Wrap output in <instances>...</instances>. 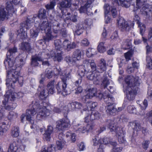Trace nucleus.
Instances as JSON below:
<instances>
[{"instance_id":"nucleus-1","label":"nucleus","mask_w":152,"mask_h":152,"mask_svg":"<svg viewBox=\"0 0 152 152\" xmlns=\"http://www.w3.org/2000/svg\"><path fill=\"white\" fill-rule=\"evenodd\" d=\"M140 80L138 77H134L132 76H127L125 79L126 84L123 86V91L126 93L127 98L129 101L133 100L135 98V93L132 87L138 86Z\"/></svg>"},{"instance_id":"nucleus-2","label":"nucleus","mask_w":152,"mask_h":152,"mask_svg":"<svg viewBox=\"0 0 152 152\" xmlns=\"http://www.w3.org/2000/svg\"><path fill=\"white\" fill-rule=\"evenodd\" d=\"M111 132H115L118 135V139L120 143H125L126 140L122 129L117 126V122L114 119L107 120L106 123Z\"/></svg>"},{"instance_id":"nucleus-3","label":"nucleus","mask_w":152,"mask_h":152,"mask_svg":"<svg viewBox=\"0 0 152 152\" xmlns=\"http://www.w3.org/2000/svg\"><path fill=\"white\" fill-rule=\"evenodd\" d=\"M20 72L17 71H9L7 74L6 84L7 86L12 85V83H15L17 81L20 86L23 83V78L22 77H18L20 75Z\"/></svg>"},{"instance_id":"nucleus-4","label":"nucleus","mask_w":152,"mask_h":152,"mask_svg":"<svg viewBox=\"0 0 152 152\" xmlns=\"http://www.w3.org/2000/svg\"><path fill=\"white\" fill-rule=\"evenodd\" d=\"M49 18L50 20L54 32L55 34L60 32L61 29L60 24L61 21L64 20L62 16L59 15H55L54 13H53L49 15Z\"/></svg>"},{"instance_id":"nucleus-5","label":"nucleus","mask_w":152,"mask_h":152,"mask_svg":"<svg viewBox=\"0 0 152 152\" xmlns=\"http://www.w3.org/2000/svg\"><path fill=\"white\" fill-rule=\"evenodd\" d=\"M15 10L13 5L10 3H7L6 8H0V21H4L8 19Z\"/></svg>"},{"instance_id":"nucleus-6","label":"nucleus","mask_w":152,"mask_h":152,"mask_svg":"<svg viewBox=\"0 0 152 152\" xmlns=\"http://www.w3.org/2000/svg\"><path fill=\"white\" fill-rule=\"evenodd\" d=\"M147 0H137L136 7L139 10V12L145 15H148L150 14L151 11L149 8V6L147 4H146L145 2Z\"/></svg>"},{"instance_id":"nucleus-7","label":"nucleus","mask_w":152,"mask_h":152,"mask_svg":"<svg viewBox=\"0 0 152 152\" xmlns=\"http://www.w3.org/2000/svg\"><path fill=\"white\" fill-rule=\"evenodd\" d=\"M31 23V20L28 18L25 21L20 23V32L19 33L21 39H23L26 38V31L29 29Z\"/></svg>"},{"instance_id":"nucleus-8","label":"nucleus","mask_w":152,"mask_h":152,"mask_svg":"<svg viewBox=\"0 0 152 152\" xmlns=\"http://www.w3.org/2000/svg\"><path fill=\"white\" fill-rule=\"evenodd\" d=\"M31 23V20L28 18L25 21L20 23V32L19 33L21 39H23L26 38V31L29 29Z\"/></svg>"},{"instance_id":"nucleus-9","label":"nucleus","mask_w":152,"mask_h":152,"mask_svg":"<svg viewBox=\"0 0 152 152\" xmlns=\"http://www.w3.org/2000/svg\"><path fill=\"white\" fill-rule=\"evenodd\" d=\"M118 27L120 30L122 32L129 31L131 28V22L126 21L121 18L117 20Z\"/></svg>"},{"instance_id":"nucleus-10","label":"nucleus","mask_w":152,"mask_h":152,"mask_svg":"<svg viewBox=\"0 0 152 152\" xmlns=\"http://www.w3.org/2000/svg\"><path fill=\"white\" fill-rule=\"evenodd\" d=\"M70 126L69 120L67 118L60 119L56 122V129L59 131L62 130L64 128H67Z\"/></svg>"},{"instance_id":"nucleus-11","label":"nucleus","mask_w":152,"mask_h":152,"mask_svg":"<svg viewBox=\"0 0 152 152\" xmlns=\"http://www.w3.org/2000/svg\"><path fill=\"white\" fill-rule=\"evenodd\" d=\"M44 53L39 52L38 54H36L32 56L31 64L33 67L38 66L39 65V61H41L44 59V58H47L48 56L43 57Z\"/></svg>"},{"instance_id":"nucleus-12","label":"nucleus","mask_w":152,"mask_h":152,"mask_svg":"<svg viewBox=\"0 0 152 152\" xmlns=\"http://www.w3.org/2000/svg\"><path fill=\"white\" fill-rule=\"evenodd\" d=\"M64 82H59L56 86V88L57 90L58 94H61L63 96H65L69 94L66 90L67 84L66 83V86H64Z\"/></svg>"},{"instance_id":"nucleus-13","label":"nucleus","mask_w":152,"mask_h":152,"mask_svg":"<svg viewBox=\"0 0 152 152\" xmlns=\"http://www.w3.org/2000/svg\"><path fill=\"white\" fill-rule=\"evenodd\" d=\"M39 110L37 115V118L38 120L49 116L50 113V111L45 106L40 107Z\"/></svg>"},{"instance_id":"nucleus-14","label":"nucleus","mask_w":152,"mask_h":152,"mask_svg":"<svg viewBox=\"0 0 152 152\" xmlns=\"http://www.w3.org/2000/svg\"><path fill=\"white\" fill-rule=\"evenodd\" d=\"M17 95V94L16 93L15 95L12 92L10 91H8L6 93V95H4V99L2 101L3 104L5 105L9 100H14Z\"/></svg>"},{"instance_id":"nucleus-15","label":"nucleus","mask_w":152,"mask_h":152,"mask_svg":"<svg viewBox=\"0 0 152 152\" xmlns=\"http://www.w3.org/2000/svg\"><path fill=\"white\" fill-rule=\"evenodd\" d=\"M84 65H80L78 67V72L79 75L81 77H83L84 75L86 74L88 72L90 71V66H88L86 65V64Z\"/></svg>"},{"instance_id":"nucleus-16","label":"nucleus","mask_w":152,"mask_h":152,"mask_svg":"<svg viewBox=\"0 0 152 152\" xmlns=\"http://www.w3.org/2000/svg\"><path fill=\"white\" fill-rule=\"evenodd\" d=\"M37 91L39 92V97L42 99H45L48 95L47 90H45L44 85H39L37 88Z\"/></svg>"},{"instance_id":"nucleus-17","label":"nucleus","mask_w":152,"mask_h":152,"mask_svg":"<svg viewBox=\"0 0 152 152\" xmlns=\"http://www.w3.org/2000/svg\"><path fill=\"white\" fill-rule=\"evenodd\" d=\"M105 109L107 115H114L117 113V109L113 103L108 105L105 107Z\"/></svg>"},{"instance_id":"nucleus-18","label":"nucleus","mask_w":152,"mask_h":152,"mask_svg":"<svg viewBox=\"0 0 152 152\" xmlns=\"http://www.w3.org/2000/svg\"><path fill=\"white\" fill-rule=\"evenodd\" d=\"M14 63H15L14 58L12 56V57H9L8 58L7 57L4 61V64L6 67L7 66L8 68H12L13 70H16L15 68H13ZM13 71L14 70H13L12 71Z\"/></svg>"},{"instance_id":"nucleus-19","label":"nucleus","mask_w":152,"mask_h":152,"mask_svg":"<svg viewBox=\"0 0 152 152\" xmlns=\"http://www.w3.org/2000/svg\"><path fill=\"white\" fill-rule=\"evenodd\" d=\"M91 70L86 74L87 78L90 80H94L95 82L98 81L99 79V74L96 72H92Z\"/></svg>"},{"instance_id":"nucleus-20","label":"nucleus","mask_w":152,"mask_h":152,"mask_svg":"<svg viewBox=\"0 0 152 152\" xmlns=\"http://www.w3.org/2000/svg\"><path fill=\"white\" fill-rule=\"evenodd\" d=\"M39 27L42 31H44L45 32L48 29L51 28V25L48 22L47 19L43 20L42 23L39 24Z\"/></svg>"},{"instance_id":"nucleus-21","label":"nucleus","mask_w":152,"mask_h":152,"mask_svg":"<svg viewBox=\"0 0 152 152\" xmlns=\"http://www.w3.org/2000/svg\"><path fill=\"white\" fill-rule=\"evenodd\" d=\"M64 48L67 51H69L71 49H74L76 47V44L75 42L71 43L68 40L64 41L63 43Z\"/></svg>"},{"instance_id":"nucleus-22","label":"nucleus","mask_w":152,"mask_h":152,"mask_svg":"<svg viewBox=\"0 0 152 152\" xmlns=\"http://www.w3.org/2000/svg\"><path fill=\"white\" fill-rule=\"evenodd\" d=\"M106 61L103 58H101L98 65L97 71L99 73H102L106 69Z\"/></svg>"},{"instance_id":"nucleus-23","label":"nucleus","mask_w":152,"mask_h":152,"mask_svg":"<svg viewBox=\"0 0 152 152\" xmlns=\"http://www.w3.org/2000/svg\"><path fill=\"white\" fill-rule=\"evenodd\" d=\"M45 32L46 35L45 36H43V38L45 41L48 42L53 39L54 38H56L57 37L56 36H54L52 34L51 28L50 29H48V30L46 31Z\"/></svg>"},{"instance_id":"nucleus-24","label":"nucleus","mask_w":152,"mask_h":152,"mask_svg":"<svg viewBox=\"0 0 152 152\" xmlns=\"http://www.w3.org/2000/svg\"><path fill=\"white\" fill-rule=\"evenodd\" d=\"M83 63L86 65L90 66V70L91 69L92 71H94L96 70V66L94 61L90 59H86L84 61Z\"/></svg>"},{"instance_id":"nucleus-25","label":"nucleus","mask_w":152,"mask_h":152,"mask_svg":"<svg viewBox=\"0 0 152 152\" xmlns=\"http://www.w3.org/2000/svg\"><path fill=\"white\" fill-rule=\"evenodd\" d=\"M71 0H62L59 3V8L62 12V9L69 7L71 6Z\"/></svg>"},{"instance_id":"nucleus-26","label":"nucleus","mask_w":152,"mask_h":152,"mask_svg":"<svg viewBox=\"0 0 152 152\" xmlns=\"http://www.w3.org/2000/svg\"><path fill=\"white\" fill-rule=\"evenodd\" d=\"M36 111L28 109L26 111V119L31 124L34 123V121L32 119L31 116H34L36 113Z\"/></svg>"},{"instance_id":"nucleus-27","label":"nucleus","mask_w":152,"mask_h":152,"mask_svg":"<svg viewBox=\"0 0 152 152\" xmlns=\"http://www.w3.org/2000/svg\"><path fill=\"white\" fill-rule=\"evenodd\" d=\"M82 54L83 52L81 50L77 49L75 50L72 57L75 60V62L76 61L80 60Z\"/></svg>"},{"instance_id":"nucleus-28","label":"nucleus","mask_w":152,"mask_h":152,"mask_svg":"<svg viewBox=\"0 0 152 152\" xmlns=\"http://www.w3.org/2000/svg\"><path fill=\"white\" fill-rule=\"evenodd\" d=\"M20 55L16 58L15 59V66L16 69L17 67L20 69L25 64V62L23 59L19 57Z\"/></svg>"},{"instance_id":"nucleus-29","label":"nucleus","mask_w":152,"mask_h":152,"mask_svg":"<svg viewBox=\"0 0 152 152\" xmlns=\"http://www.w3.org/2000/svg\"><path fill=\"white\" fill-rule=\"evenodd\" d=\"M133 11L134 12V17L133 18L134 21L133 22H135L136 23L140 26L142 24L139 21L140 18L137 14L139 13V10L137 8H135L134 6L133 8Z\"/></svg>"},{"instance_id":"nucleus-30","label":"nucleus","mask_w":152,"mask_h":152,"mask_svg":"<svg viewBox=\"0 0 152 152\" xmlns=\"http://www.w3.org/2000/svg\"><path fill=\"white\" fill-rule=\"evenodd\" d=\"M75 109L74 102L69 104L67 106H65L64 107V110L65 111H64V110H63V112L64 113V116L66 117V116L69 110H74Z\"/></svg>"},{"instance_id":"nucleus-31","label":"nucleus","mask_w":152,"mask_h":152,"mask_svg":"<svg viewBox=\"0 0 152 152\" xmlns=\"http://www.w3.org/2000/svg\"><path fill=\"white\" fill-rule=\"evenodd\" d=\"M53 127L51 125H48L47 126V129L45 131V137L46 140H48L51 137V135L53 133Z\"/></svg>"},{"instance_id":"nucleus-32","label":"nucleus","mask_w":152,"mask_h":152,"mask_svg":"<svg viewBox=\"0 0 152 152\" xmlns=\"http://www.w3.org/2000/svg\"><path fill=\"white\" fill-rule=\"evenodd\" d=\"M18 142H13L10 145L8 151V152H17L18 149Z\"/></svg>"},{"instance_id":"nucleus-33","label":"nucleus","mask_w":152,"mask_h":152,"mask_svg":"<svg viewBox=\"0 0 152 152\" xmlns=\"http://www.w3.org/2000/svg\"><path fill=\"white\" fill-rule=\"evenodd\" d=\"M56 50L55 49L54 50L51 51L50 53H48L49 50H45L44 51L41 52V53H44V55H43V57H46V56H48L47 58H44V59H48L51 57H54L55 55L56 54V51L55 52V51Z\"/></svg>"},{"instance_id":"nucleus-34","label":"nucleus","mask_w":152,"mask_h":152,"mask_svg":"<svg viewBox=\"0 0 152 152\" xmlns=\"http://www.w3.org/2000/svg\"><path fill=\"white\" fill-rule=\"evenodd\" d=\"M131 1L132 0H128L127 1L125 0H115V1L118 5L127 8L130 7V4L129 2Z\"/></svg>"},{"instance_id":"nucleus-35","label":"nucleus","mask_w":152,"mask_h":152,"mask_svg":"<svg viewBox=\"0 0 152 152\" xmlns=\"http://www.w3.org/2000/svg\"><path fill=\"white\" fill-rule=\"evenodd\" d=\"M84 28L82 23H79L76 26V30L75 32V35H80L83 32Z\"/></svg>"},{"instance_id":"nucleus-36","label":"nucleus","mask_w":152,"mask_h":152,"mask_svg":"<svg viewBox=\"0 0 152 152\" xmlns=\"http://www.w3.org/2000/svg\"><path fill=\"white\" fill-rule=\"evenodd\" d=\"M132 47L131 40L129 39L124 40L122 43V48L124 50L130 49Z\"/></svg>"},{"instance_id":"nucleus-37","label":"nucleus","mask_w":152,"mask_h":152,"mask_svg":"<svg viewBox=\"0 0 152 152\" xmlns=\"http://www.w3.org/2000/svg\"><path fill=\"white\" fill-rule=\"evenodd\" d=\"M71 72H68L65 73L64 75H62L61 77V81L64 82V86H66V83L68 79L71 78Z\"/></svg>"},{"instance_id":"nucleus-38","label":"nucleus","mask_w":152,"mask_h":152,"mask_svg":"<svg viewBox=\"0 0 152 152\" xmlns=\"http://www.w3.org/2000/svg\"><path fill=\"white\" fill-rule=\"evenodd\" d=\"M20 48L22 50L27 52L30 51L31 49L30 44L26 42H23L21 43Z\"/></svg>"},{"instance_id":"nucleus-39","label":"nucleus","mask_w":152,"mask_h":152,"mask_svg":"<svg viewBox=\"0 0 152 152\" xmlns=\"http://www.w3.org/2000/svg\"><path fill=\"white\" fill-rule=\"evenodd\" d=\"M17 51V49L16 48L14 47L13 48H9L7 54V57L8 58L9 57H13Z\"/></svg>"},{"instance_id":"nucleus-40","label":"nucleus","mask_w":152,"mask_h":152,"mask_svg":"<svg viewBox=\"0 0 152 152\" xmlns=\"http://www.w3.org/2000/svg\"><path fill=\"white\" fill-rule=\"evenodd\" d=\"M109 143L113 146H116L117 145L116 143L115 142L110 141V139L108 137H106L100 139L99 143L107 144Z\"/></svg>"},{"instance_id":"nucleus-41","label":"nucleus","mask_w":152,"mask_h":152,"mask_svg":"<svg viewBox=\"0 0 152 152\" xmlns=\"http://www.w3.org/2000/svg\"><path fill=\"white\" fill-rule=\"evenodd\" d=\"M39 18L42 19V20L47 19L46 18V11L43 8H41L39 11V13L37 15Z\"/></svg>"},{"instance_id":"nucleus-42","label":"nucleus","mask_w":152,"mask_h":152,"mask_svg":"<svg viewBox=\"0 0 152 152\" xmlns=\"http://www.w3.org/2000/svg\"><path fill=\"white\" fill-rule=\"evenodd\" d=\"M87 94L91 98L95 96L97 92V90L96 88H88L87 90Z\"/></svg>"},{"instance_id":"nucleus-43","label":"nucleus","mask_w":152,"mask_h":152,"mask_svg":"<svg viewBox=\"0 0 152 152\" xmlns=\"http://www.w3.org/2000/svg\"><path fill=\"white\" fill-rule=\"evenodd\" d=\"M130 125L132 127L134 126L133 127L134 129L137 132L140 131L142 127L141 126L140 124L137 121H135L131 123Z\"/></svg>"},{"instance_id":"nucleus-44","label":"nucleus","mask_w":152,"mask_h":152,"mask_svg":"<svg viewBox=\"0 0 152 152\" xmlns=\"http://www.w3.org/2000/svg\"><path fill=\"white\" fill-rule=\"evenodd\" d=\"M56 51V54L55 55V56L53 58V59L54 61L60 62L63 59L61 55L62 53V52L61 50Z\"/></svg>"},{"instance_id":"nucleus-45","label":"nucleus","mask_w":152,"mask_h":152,"mask_svg":"<svg viewBox=\"0 0 152 152\" xmlns=\"http://www.w3.org/2000/svg\"><path fill=\"white\" fill-rule=\"evenodd\" d=\"M42 107V105H40L39 103L38 100H35L34 101H33V108L29 109L35 110L36 111L37 109L39 110L40 107Z\"/></svg>"},{"instance_id":"nucleus-46","label":"nucleus","mask_w":152,"mask_h":152,"mask_svg":"<svg viewBox=\"0 0 152 152\" xmlns=\"http://www.w3.org/2000/svg\"><path fill=\"white\" fill-rule=\"evenodd\" d=\"M20 131L18 127H13L11 130V135L13 137H16L19 135Z\"/></svg>"},{"instance_id":"nucleus-47","label":"nucleus","mask_w":152,"mask_h":152,"mask_svg":"<svg viewBox=\"0 0 152 152\" xmlns=\"http://www.w3.org/2000/svg\"><path fill=\"white\" fill-rule=\"evenodd\" d=\"M39 30L37 29L32 28L30 31V35L31 38L33 39L36 38L38 35Z\"/></svg>"},{"instance_id":"nucleus-48","label":"nucleus","mask_w":152,"mask_h":152,"mask_svg":"<svg viewBox=\"0 0 152 152\" xmlns=\"http://www.w3.org/2000/svg\"><path fill=\"white\" fill-rule=\"evenodd\" d=\"M94 126V125L92 124H88L86 126L85 129L82 130L81 128H79L78 129V130L82 133H84L86 132L90 131L91 130Z\"/></svg>"},{"instance_id":"nucleus-49","label":"nucleus","mask_w":152,"mask_h":152,"mask_svg":"<svg viewBox=\"0 0 152 152\" xmlns=\"http://www.w3.org/2000/svg\"><path fill=\"white\" fill-rule=\"evenodd\" d=\"M100 114L97 111H94L92 112L90 116V118L91 120H94L99 118Z\"/></svg>"},{"instance_id":"nucleus-50","label":"nucleus","mask_w":152,"mask_h":152,"mask_svg":"<svg viewBox=\"0 0 152 152\" xmlns=\"http://www.w3.org/2000/svg\"><path fill=\"white\" fill-rule=\"evenodd\" d=\"M105 42H100L98 46L97 50L100 53H103L106 50V48L104 44Z\"/></svg>"},{"instance_id":"nucleus-51","label":"nucleus","mask_w":152,"mask_h":152,"mask_svg":"<svg viewBox=\"0 0 152 152\" xmlns=\"http://www.w3.org/2000/svg\"><path fill=\"white\" fill-rule=\"evenodd\" d=\"M102 79V85L103 86L104 88H105L110 84V80L108 79L106 76H104Z\"/></svg>"},{"instance_id":"nucleus-52","label":"nucleus","mask_w":152,"mask_h":152,"mask_svg":"<svg viewBox=\"0 0 152 152\" xmlns=\"http://www.w3.org/2000/svg\"><path fill=\"white\" fill-rule=\"evenodd\" d=\"M61 43L59 39L56 40L54 41L55 49L56 50H61Z\"/></svg>"},{"instance_id":"nucleus-53","label":"nucleus","mask_w":152,"mask_h":152,"mask_svg":"<svg viewBox=\"0 0 152 152\" xmlns=\"http://www.w3.org/2000/svg\"><path fill=\"white\" fill-rule=\"evenodd\" d=\"M146 61L147 63V67L149 69H152V59L149 56H147Z\"/></svg>"},{"instance_id":"nucleus-54","label":"nucleus","mask_w":152,"mask_h":152,"mask_svg":"<svg viewBox=\"0 0 152 152\" xmlns=\"http://www.w3.org/2000/svg\"><path fill=\"white\" fill-rule=\"evenodd\" d=\"M95 50L94 48H89L86 50V55L87 56L90 57L95 54Z\"/></svg>"},{"instance_id":"nucleus-55","label":"nucleus","mask_w":152,"mask_h":152,"mask_svg":"<svg viewBox=\"0 0 152 152\" xmlns=\"http://www.w3.org/2000/svg\"><path fill=\"white\" fill-rule=\"evenodd\" d=\"M76 135L74 133H71L67 132L66 133V136L67 137H70L72 142H75L76 140Z\"/></svg>"},{"instance_id":"nucleus-56","label":"nucleus","mask_w":152,"mask_h":152,"mask_svg":"<svg viewBox=\"0 0 152 152\" xmlns=\"http://www.w3.org/2000/svg\"><path fill=\"white\" fill-rule=\"evenodd\" d=\"M92 99L87 94L86 95L82 97V101L85 103H86V105H88L91 103V101L89 100V99Z\"/></svg>"},{"instance_id":"nucleus-57","label":"nucleus","mask_w":152,"mask_h":152,"mask_svg":"<svg viewBox=\"0 0 152 152\" xmlns=\"http://www.w3.org/2000/svg\"><path fill=\"white\" fill-rule=\"evenodd\" d=\"M17 117V114L12 111L10 112L8 115V119L10 120L15 118Z\"/></svg>"},{"instance_id":"nucleus-58","label":"nucleus","mask_w":152,"mask_h":152,"mask_svg":"<svg viewBox=\"0 0 152 152\" xmlns=\"http://www.w3.org/2000/svg\"><path fill=\"white\" fill-rule=\"evenodd\" d=\"M64 141L57 140L56 142V144L57 146V149L58 150H61L64 145Z\"/></svg>"},{"instance_id":"nucleus-59","label":"nucleus","mask_w":152,"mask_h":152,"mask_svg":"<svg viewBox=\"0 0 152 152\" xmlns=\"http://www.w3.org/2000/svg\"><path fill=\"white\" fill-rule=\"evenodd\" d=\"M81 113L83 115L85 116H86L85 118V121L86 122H87V121H86V120L88 119V115L89 114V111L87 108H86L81 111Z\"/></svg>"},{"instance_id":"nucleus-60","label":"nucleus","mask_w":152,"mask_h":152,"mask_svg":"<svg viewBox=\"0 0 152 152\" xmlns=\"http://www.w3.org/2000/svg\"><path fill=\"white\" fill-rule=\"evenodd\" d=\"M133 54V52L132 50L128 51L124 54L125 58L127 61H128L131 59Z\"/></svg>"},{"instance_id":"nucleus-61","label":"nucleus","mask_w":152,"mask_h":152,"mask_svg":"<svg viewBox=\"0 0 152 152\" xmlns=\"http://www.w3.org/2000/svg\"><path fill=\"white\" fill-rule=\"evenodd\" d=\"M104 101L107 104H112L111 102L114 100V98L112 95L104 99Z\"/></svg>"},{"instance_id":"nucleus-62","label":"nucleus","mask_w":152,"mask_h":152,"mask_svg":"<svg viewBox=\"0 0 152 152\" xmlns=\"http://www.w3.org/2000/svg\"><path fill=\"white\" fill-rule=\"evenodd\" d=\"M56 5V3L55 1H53L50 2L49 4H48L45 5V7L47 10L52 9L54 8Z\"/></svg>"},{"instance_id":"nucleus-63","label":"nucleus","mask_w":152,"mask_h":152,"mask_svg":"<svg viewBox=\"0 0 152 152\" xmlns=\"http://www.w3.org/2000/svg\"><path fill=\"white\" fill-rule=\"evenodd\" d=\"M150 143V141L149 140L144 141L142 143V146L143 148L145 150H147L148 147Z\"/></svg>"},{"instance_id":"nucleus-64","label":"nucleus","mask_w":152,"mask_h":152,"mask_svg":"<svg viewBox=\"0 0 152 152\" xmlns=\"http://www.w3.org/2000/svg\"><path fill=\"white\" fill-rule=\"evenodd\" d=\"M127 110L130 113H135L136 112V109L133 106H128L127 107Z\"/></svg>"}]
</instances>
